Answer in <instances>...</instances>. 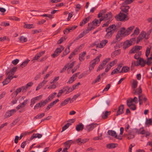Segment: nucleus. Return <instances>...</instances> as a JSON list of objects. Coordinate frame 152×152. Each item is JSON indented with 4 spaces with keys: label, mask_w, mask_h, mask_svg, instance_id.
<instances>
[{
    "label": "nucleus",
    "mask_w": 152,
    "mask_h": 152,
    "mask_svg": "<svg viewBox=\"0 0 152 152\" xmlns=\"http://www.w3.org/2000/svg\"><path fill=\"white\" fill-rule=\"evenodd\" d=\"M134 26H132L127 29L124 27L121 28L118 31L115 36V39L117 41H120L122 38L129 35L134 29Z\"/></svg>",
    "instance_id": "obj_1"
},
{
    "label": "nucleus",
    "mask_w": 152,
    "mask_h": 152,
    "mask_svg": "<svg viewBox=\"0 0 152 152\" xmlns=\"http://www.w3.org/2000/svg\"><path fill=\"white\" fill-rule=\"evenodd\" d=\"M118 29V28L114 24L110 26L106 29L105 31L107 32V33L105 36V38L106 39L111 38L113 33L116 31Z\"/></svg>",
    "instance_id": "obj_2"
},
{
    "label": "nucleus",
    "mask_w": 152,
    "mask_h": 152,
    "mask_svg": "<svg viewBox=\"0 0 152 152\" xmlns=\"http://www.w3.org/2000/svg\"><path fill=\"white\" fill-rule=\"evenodd\" d=\"M115 19L118 21H126L129 19V17L125 13L120 12L118 15L115 17Z\"/></svg>",
    "instance_id": "obj_3"
},
{
    "label": "nucleus",
    "mask_w": 152,
    "mask_h": 152,
    "mask_svg": "<svg viewBox=\"0 0 152 152\" xmlns=\"http://www.w3.org/2000/svg\"><path fill=\"white\" fill-rule=\"evenodd\" d=\"M136 39L135 37L132 38L129 40H127L123 43V48H128L133 45L135 43Z\"/></svg>",
    "instance_id": "obj_4"
},
{
    "label": "nucleus",
    "mask_w": 152,
    "mask_h": 152,
    "mask_svg": "<svg viewBox=\"0 0 152 152\" xmlns=\"http://www.w3.org/2000/svg\"><path fill=\"white\" fill-rule=\"evenodd\" d=\"M110 103V102L109 100H107L106 101H104L102 102L100 105V110L102 111L106 109L109 105Z\"/></svg>",
    "instance_id": "obj_5"
},
{
    "label": "nucleus",
    "mask_w": 152,
    "mask_h": 152,
    "mask_svg": "<svg viewBox=\"0 0 152 152\" xmlns=\"http://www.w3.org/2000/svg\"><path fill=\"white\" fill-rule=\"evenodd\" d=\"M48 103V101L47 100H42L36 104L34 107V109L36 110L39 107L41 108L44 107Z\"/></svg>",
    "instance_id": "obj_6"
},
{
    "label": "nucleus",
    "mask_w": 152,
    "mask_h": 152,
    "mask_svg": "<svg viewBox=\"0 0 152 152\" xmlns=\"http://www.w3.org/2000/svg\"><path fill=\"white\" fill-rule=\"evenodd\" d=\"M130 7L129 6H122L121 7V12L124 13L125 14L128 15L129 10L130 8Z\"/></svg>",
    "instance_id": "obj_7"
},
{
    "label": "nucleus",
    "mask_w": 152,
    "mask_h": 152,
    "mask_svg": "<svg viewBox=\"0 0 152 152\" xmlns=\"http://www.w3.org/2000/svg\"><path fill=\"white\" fill-rule=\"evenodd\" d=\"M98 125L96 124H92L86 126V129L88 132L92 130L94 128L96 127Z\"/></svg>",
    "instance_id": "obj_8"
},
{
    "label": "nucleus",
    "mask_w": 152,
    "mask_h": 152,
    "mask_svg": "<svg viewBox=\"0 0 152 152\" xmlns=\"http://www.w3.org/2000/svg\"><path fill=\"white\" fill-rule=\"evenodd\" d=\"M64 48H57L54 53L51 55V56L54 58L57 56L63 50Z\"/></svg>",
    "instance_id": "obj_9"
},
{
    "label": "nucleus",
    "mask_w": 152,
    "mask_h": 152,
    "mask_svg": "<svg viewBox=\"0 0 152 152\" xmlns=\"http://www.w3.org/2000/svg\"><path fill=\"white\" fill-rule=\"evenodd\" d=\"M142 91L140 86L137 89H133V94L135 95H139L141 94Z\"/></svg>",
    "instance_id": "obj_10"
},
{
    "label": "nucleus",
    "mask_w": 152,
    "mask_h": 152,
    "mask_svg": "<svg viewBox=\"0 0 152 152\" xmlns=\"http://www.w3.org/2000/svg\"><path fill=\"white\" fill-rule=\"evenodd\" d=\"M77 27V26H74L70 28H66L64 31V34H67L70 32L72 31Z\"/></svg>",
    "instance_id": "obj_11"
},
{
    "label": "nucleus",
    "mask_w": 152,
    "mask_h": 152,
    "mask_svg": "<svg viewBox=\"0 0 152 152\" xmlns=\"http://www.w3.org/2000/svg\"><path fill=\"white\" fill-rule=\"evenodd\" d=\"M124 107L123 104H121L119 106L118 109V110L116 115L117 116L123 114L124 113Z\"/></svg>",
    "instance_id": "obj_12"
},
{
    "label": "nucleus",
    "mask_w": 152,
    "mask_h": 152,
    "mask_svg": "<svg viewBox=\"0 0 152 152\" xmlns=\"http://www.w3.org/2000/svg\"><path fill=\"white\" fill-rule=\"evenodd\" d=\"M28 102V100L27 99H26L22 103H20L16 107V109L17 110H19V109L24 107L27 104Z\"/></svg>",
    "instance_id": "obj_13"
},
{
    "label": "nucleus",
    "mask_w": 152,
    "mask_h": 152,
    "mask_svg": "<svg viewBox=\"0 0 152 152\" xmlns=\"http://www.w3.org/2000/svg\"><path fill=\"white\" fill-rule=\"evenodd\" d=\"M48 82V80H44L42 82H41L39 84L38 86L36 88V91H37L40 88H41L43 86L45 85Z\"/></svg>",
    "instance_id": "obj_14"
},
{
    "label": "nucleus",
    "mask_w": 152,
    "mask_h": 152,
    "mask_svg": "<svg viewBox=\"0 0 152 152\" xmlns=\"http://www.w3.org/2000/svg\"><path fill=\"white\" fill-rule=\"evenodd\" d=\"M16 111L15 110L13 109L6 112L5 114L6 117L8 118L10 117L13 115L16 112Z\"/></svg>",
    "instance_id": "obj_15"
},
{
    "label": "nucleus",
    "mask_w": 152,
    "mask_h": 152,
    "mask_svg": "<svg viewBox=\"0 0 152 152\" xmlns=\"http://www.w3.org/2000/svg\"><path fill=\"white\" fill-rule=\"evenodd\" d=\"M22 90L20 87L16 89L15 91L13 92L11 95L12 98H13L14 97H15L17 96L18 94Z\"/></svg>",
    "instance_id": "obj_16"
},
{
    "label": "nucleus",
    "mask_w": 152,
    "mask_h": 152,
    "mask_svg": "<svg viewBox=\"0 0 152 152\" xmlns=\"http://www.w3.org/2000/svg\"><path fill=\"white\" fill-rule=\"evenodd\" d=\"M118 145L116 143H111L107 144L106 147L108 149H112L116 147Z\"/></svg>",
    "instance_id": "obj_17"
},
{
    "label": "nucleus",
    "mask_w": 152,
    "mask_h": 152,
    "mask_svg": "<svg viewBox=\"0 0 152 152\" xmlns=\"http://www.w3.org/2000/svg\"><path fill=\"white\" fill-rule=\"evenodd\" d=\"M24 25L23 27L24 28H26L28 29L33 28H34L35 26L33 24H27L26 23H24Z\"/></svg>",
    "instance_id": "obj_18"
},
{
    "label": "nucleus",
    "mask_w": 152,
    "mask_h": 152,
    "mask_svg": "<svg viewBox=\"0 0 152 152\" xmlns=\"http://www.w3.org/2000/svg\"><path fill=\"white\" fill-rule=\"evenodd\" d=\"M74 142V141H73L72 140L66 141L64 143V144L65 145V146L66 147L65 148H66L67 149H68L70 147L71 143Z\"/></svg>",
    "instance_id": "obj_19"
},
{
    "label": "nucleus",
    "mask_w": 152,
    "mask_h": 152,
    "mask_svg": "<svg viewBox=\"0 0 152 152\" xmlns=\"http://www.w3.org/2000/svg\"><path fill=\"white\" fill-rule=\"evenodd\" d=\"M71 100V99L70 98H68L65 99L64 101L62 102L60 104V107L64 106L67 104L70 100Z\"/></svg>",
    "instance_id": "obj_20"
},
{
    "label": "nucleus",
    "mask_w": 152,
    "mask_h": 152,
    "mask_svg": "<svg viewBox=\"0 0 152 152\" xmlns=\"http://www.w3.org/2000/svg\"><path fill=\"white\" fill-rule=\"evenodd\" d=\"M90 18V16H88V17L84 18L83 20L80 23V26H82L83 25L85 24L88 22L89 20V19Z\"/></svg>",
    "instance_id": "obj_21"
},
{
    "label": "nucleus",
    "mask_w": 152,
    "mask_h": 152,
    "mask_svg": "<svg viewBox=\"0 0 152 152\" xmlns=\"http://www.w3.org/2000/svg\"><path fill=\"white\" fill-rule=\"evenodd\" d=\"M83 128L84 125L82 123H80L76 126V129L77 131H80L82 130Z\"/></svg>",
    "instance_id": "obj_22"
},
{
    "label": "nucleus",
    "mask_w": 152,
    "mask_h": 152,
    "mask_svg": "<svg viewBox=\"0 0 152 152\" xmlns=\"http://www.w3.org/2000/svg\"><path fill=\"white\" fill-rule=\"evenodd\" d=\"M42 134L39 133L34 134L31 136L30 138L31 140H33L34 138H40L42 137Z\"/></svg>",
    "instance_id": "obj_23"
},
{
    "label": "nucleus",
    "mask_w": 152,
    "mask_h": 152,
    "mask_svg": "<svg viewBox=\"0 0 152 152\" xmlns=\"http://www.w3.org/2000/svg\"><path fill=\"white\" fill-rule=\"evenodd\" d=\"M121 53L120 49H118L115 50L111 54V57L113 58L116 56L119 55Z\"/></svg>",
    "instance_id": "obj_24"
},
{
    "label": "nucleus",
    "mask_w": 152,
    "mask_h": 152,
    "mask_svg": "<svg viewBox=\"0 0 152 152\" xmlns=\"http://www.w3.org/2000/svg\"><path fill=\"white\" fill-rule=\"evenodd\" d=\"M108 40L106 39H104L102 40L100 43H99V48H103L104 47L106 44L107 43Z\"/></svg>",
    "instance_id": "obj_25"
},
{
    "label": "nucleus",
    "mask_w": 152,
    "mask_h": 152,
    "mask_svg": "<svg viewBox=\"0 0 152 152\" xmlns=\"http://www.w3.org/2000/svg\"><path fill=\"white\" fill-rule=\"evenodd\" d=\"M126 136H127V137L129 140L132 139L134 137L135 135L132 134L131 132L129 131L128 134H126Z\"/></svg>",
    "instance_id": "obj_26"
},
{
    "label": "nucleus",
    "mask_w": 152,
    "mask_h": 152,
    "mask_svg": "<svg viewBox=\"0 0 152 152\" xmlns=\"http://www.w3.org/2000/svg\"><path fill=\"white\" fill-rule=\"evenodd\" d=\"M57 94L56 93L54 92L52 94L50 95L49 96L48 98L45 100H47L48 101V103L50 102L52 99H53L55 96Z\"/></svg>",
    "instance_id": "obj_27"
},
{
    "label": "nucleus",
    "mask_w": 152,
    "mask_h": 152,
    "mask_svg": "<svg viewBox=\"0 0 152 152\" xmlns=\"http://www.w3.org/2000/svg\"><path fill=\"white\" fill-rule=\"evenodd\" d=\"M140 32V31L139 28L138 27H136V29L134 31L133 34H132L131 36V37H134L135 36L137 35Z\"/></svg>",
    "instance_id": "obj_28"
},
{
    "label": "nucleus",
    "mask_w": 152,
    "mask_h": 152,
    "mask_svg": "<svg viewBox=\"0 0 152 152\" xmlns=\"http://www.w3.org/2000/svg\"><path fill=\"white\" fill-rule=\"evenodd\" d=\"M129 68L127 66H123L122 67L121 71L119 72V73L127 72L129 70Z\"/></svg>",
    "instance_id": "obj_29"
},
{
    "label": "nucleus",
    "mask_w": 152,
    "mask_h": 152,
    "mask_svg": "<svg viewBox=\"0 0 152 152\" xmlns=\"http://www.w3.org/2000/svg\"><path fill=\"white\" fill-rule=\"evenodd\" d=\"M86 53V52H83L81 54H79V59L80 61H82L84 60V57L85 56Z\"/></svg>",
    "instance_id": "obj_30"
},
{
    "label": "nucleus",
    "mask_w": 152,
    "mask_h": 152,
    "mask_svg": "<svg viewBox=\"0 0 152 152\" xmlns=\"http://www.w3.org/2000/svg\"><path fill=\"white\" fill-rule=\"evenodd\" d=\"M141 48H132L131 49L129 52V54L134 53H137L138 52H139V51L140 50Z\"/></svg>",
    "instance_id": "obj_31"
},
{
    "label": "nucleus",
    "mask_w": 152,
    "mask_h": 152,
    "mask_svg": "<svg viewBox=\"0 0 152 152\" xmlns=\"http://www.w3.org/2000/svg\"><path fill=\"white\" fill-rule=\"evenodd\" d=\"M141 48H132L131 49L129 52V54L134 53H137L138 52H139V51L140 50Z\"/></svg>",
    "instance_id": "obj_32"
},
{
    "label": "nucleus",
    "mask_w": 152,
    "mask_h": 152,
    "mask_svg": "<svg viewBox=\"0 0 152 152\" xmlns=\"http://www.w3.org/2000/svg\"><path fill=\"white\" fill-rule=\"evenodd\" d=\"M107 133L109 135H111L113 137H117L116 133L113 130H109L107 132Z\"/></svg>",
    "instance_id": "obj_33"
},
{
    "label": "nucleus",
    "mask_w": 152,
    "mask_h": 152,
    "mask_svg": "<svg viewBox=\"0 0 152 152\" xmlns=\"http://www.w3.org/2000/svg\"><path fill=\"white\" fill-rule=\"evenodd\" d=\"M78 51V49L77 48H76L72 52L71 54L69 56V59H71L73 56L77 54Z\"/></svg>",
    "instance_id": "obj_34"
},
{
    "label": "nucleus",
    "mask_w": 152,
    "mask_h": 152,
    "mask_svg": "<svg viewBox=\"0 0 152 152\" xmlns=\"http://www.w3.org/2000/svg\"><path fill=\"white\" fill-rule=\"evenodd\" d=\"M112 14L111 12L106 14L104 17V18L106 19L107 20H110L112 18Z\"/></svg>",
    "instance_id": "obj_35"
},
{
    "label": "nucleus",
    "mask_w": 152,
    "mask_h": 152,
    "mask_svg": "<svg viewBox=\"0 0 152 152\" xmlns=\"http://www.w3.org/2000/svg\"><path fill=\"white\" fill-rule=\"evenodd\" d=\"M11 79L10 77V76H8L7 78H6L2 82L3 85L4 86L5 85L9 83L11 81Z\"/></svg>",
    "instance_id": "obj_36"
},
{
    "label": "nucleus",
    "mask_w": 152,
    "mask_h": 152,
    "mask_svg": "<svg viewBox=\"0 0 152 152\" xmlns=\"http://www.w3.org/2000/svg\"><path fill=\"white\" fill-rule=\"evenodd\" d=\"M139 64H140V65L142 67H144L146 64V61L143 58H140L139 59Z\"/></svg>",
    "instance_id": "obj_37"
},
{
    "label": "nucleus",
    "mask_w": 152,
    "mask_h": 152,
    "mask_svg": "<svg viewBox=\"0 0 152 152\" xmlns=\"http://www.w3.org/2000/svg\"><path fill=\"white\" fill-rule=\"evenodd\" d=\"M110 111H106L104 114L102 115V118L104 119L107 118L108 117V115L110 114Z\"/></svg>",
    "instance_id": "obj_38"
},
{
    "label": "nucleus",
    "mask_w": 152,
    "mask_h": 152,
    "mask_svg": "<svg viewBox=\"0 0 152 152\" xmlns=\"http://www.w3.org/2000/svg\"><path fill=\"white\" fill-rule=\"evenodd\" d=\"M29 61L30 60L28 59L25 61L20 65V67H22V68L25 67L27 65Z\"/></svg>",
    "instance_id": "obj_39"
},
{
    "label": "nucleus",
    "mask_w": 152,
    "mask_h": 152,
    "mask_svg": "<svg viewBox=\"0 0 152 152\" xmlns=\"http://www.w3.org/2000/svg\"><path fill=\"white\" fill-rule=\"evenodd\" d=\"M138 82L135 80H133L132 85V87L133 89H135L137 86Z\"/></svg>",
    "instance_id": "obj_40"
},
{
    "label": "nucleus",
    "mask_w": 152,
    "mask_h": 152,
    "mask_svg": "<svg viewBox=\"0 0 152 152\" xmlns=\"http://www.w3.org/2000/svg\"><path fill=\"white\" fill-rule=\"evenodd\" d=\"M95 27V25H94L92 22L88 24L87 28L89 29L90 30H92L94 29Z\"/></svg>",
    "instance_id": "obj_41"
},
{
    "label": "nucleus",
    "mask_w": 152,
    "mask_h": 152,
    "mask_svg": "<svg viewBox=\"0 0 152 152\" xmlns=\"http://www.w3.org/2000/svg\"><path fill=\"white\" fill-rule=\"evenodd\" d=\"M45 115L44 113H42L34 117V119L35 120L37 119H40L44 116Z\"/></svg>",
    "instance_id": "obj_42"
},
{
    "label": "nucleus",
    "mask_w": 152,
    "mask_h": 152,
    "mask_svg": "<svg viewBox=\"0 0 152 152\" xmlns=\"http://www.w3.org/2000/svg\"><path fill=\"white\" fill-rule=\"evenodd\" d=\"M71 124L69 123H68L64 125L62 128V130L61 131V132H62L63 131L65 130L67 128H68V127L71 125Z\"/></svg>",
    "instance_id": "obj_43"
},
{
    "label": "nucleus",
    "mask_w": 152,
    "mask_h": 152,
    "mask_svg": "<svg viewBox=\"0 0 152 152\" xmlns=\"http://www.w3.org/2000/svg\"><path fill=\"white\" fill-rule=\"evenodd\" d=\"M19 40L20 42H26L27 40V39L23 36H21L19 38Z\"/></svg>",
    "instance_id": "obj_44"
},
{
    "label": "nucleus",
    "mask_w": 152,
    "mask_h": 152,
    "mask_svg": "<svg viewBox=\"0 0 152 152\" xmlns=\"http://www.w3.org/2000/svg\"><path fill=\"white\" fill-rule=\"evenodd\" d=\"M130 132H132V134H133L134 135L137 134H139V132L138 131V129L137 128H134L132 129V130L129 131Z\"/></svg>",
    "instance_id": "obj_45"
},
{
    "label": "nucleus",
    "mask_w": 152,
    "mask_h": 152,
    "mask_svg": "<svg viewBox=\"0 0 152 152\" xmlns=\"http://www.w3.org/2000/svg\"><path fill=\"white\" fill-rule=\"evenodd\" d=\"M100 59H99L98 58H95L90 62L91 63H92L95 65L96 64L98 63Z\"/></svg>",
    "instance_id": "obj_46"
},
{
    "label": "nucleus",
    "mask_w": 152,
    "mask_h": 152,
    "mask_svg": "<svg viewBox=\"0 0 152 152\" xmlns=\"http://www.w3.org/2000/svg\"><path fill=\"white\" fill-rule=\"evenodd\" d=\"M110 58H108L105 59L103 61L102 63V64L103 66L105 65L107 63L110 61Z\"/></svg>",
    "instance_id": "obj_47"
},
{
    "label": "nucleus",
    "mask_w": 152,
    "mask_h": 152,
    "mask_svg": "<svg viewBox=\"0 0 152 152\" xmlns=\"http://www.w3.org/2000/svg\"><path fill=\"white\" fill-rule=\"evenodd\" d=\"M141 54V51L138 52L134 56V58L136 59H139L140 57Z\"/></svg>",
    "instance_id": "obj_48"
},
{
    "label": "nucleus",
    "mask_w": 152,
    "mask_h": 152,
    "mask_svg": "<svg viewBox=\"0 0 152 152\" xmlns=\"http://www.w3.org/2000/svg\"><path fill=\"white\" fill-rule=\"evenodd\" d=\"M145 124L147 125L148 124L150 125H152V118L148 120L146 118L145 123Z\"/></svg>",
    "instance_id": "obj_49"
},
{
    "label": "nucleus",
    "mask_w": 152,
    "mask_h": 152,
    "mask_svg": "<svg viewBox=\"0 0 152 152\" xmlns=\"http://www.w3.org/2000/svg\"><path fill=\"white\" fill-rule=\"evenodd\" d=\"M75 80H76V79L75 78L72 76L70 78L69 81L67 82V83H69V84L72 83Z\"/></svg>",
    "instance_id": "obj_50"
},
{
    "label": "nucleus",
    "mask_w": 152,
    "mask_h": 152,
    "mask_svg": "<svg viewBox=\"0 0 152 152\" xmlns=\"http://www.w3.org/2000/svg\"><path fill=\"white\" fill-rule=\"evenodd\" d=\"M5 40H7L8 41H9L10 40V39L6 36H4L3 37H0V41H3Z\"/></svg>",
    "instance_id": "obj_51"
},
{
    "label": "nucleus",
    "mask_w": 152,
    "mask_h": 152,
    "mask_svg": "<svg viewBox=\"0 0 152 152\" xmlns=\"http://www.w3.org/2000/svg\"><path fill=\"white\" fill-rule=\"evenodd\" d=\"M123 45V42H118L116 43L115 45L114 46V48H120Z\"/></svg>",
    "instance_id": "obj_52"
},
{
    "label": "nucleus",
    "mask_w": 152,
    "mask_h": 152,
    "mask_svg": "<svg viewBox=\"0 0 152 152\" xmlns=\"http://www.w3.org/2000/svg\"><path fill=\"white\" fill-rule=\"evenodd\" d=\"M75 61H74L70 64H67L66 65H68V69L72 68L75 65Z\"/></svg>",
    "instance_id": "obj_53"
},
{
    "label": "nucleus",
    "mask_w": 152,
    "mask_h": 152,
    "mask_svg": "<svg viewBox=\"0 0 152 152\" xmlns=\"http://www.w3.org/2000/svg\"><path fill=\"white\" fill-rule=\"evenodd\" d=\"M101 79L100 75H99L97 77V78L94 81L92 84H93L96 83L99 81Z\"/></svg>",
    "instance_id": "obj_54"
},
{
    "label": "nucleus",
    "mask_w": 152,
    "mask_h": 152,
    "mask_svg": "<svg viewBox=\"0 0 152 152\" xmlns=\"http://www.w3.org/2000/svg\"><path fill=\"white\" fill-rule=\"evenodd\" d=\"M53 106V105L52 103H50L48 105L46 108L45 111L46 112L50 108H51Z\"/></svg>",
    "instance_id": "obj_55"
},
{
    "label": "nucleus",
    "mask_w": 152,
    "mask_h": 152,
    "mask_svg": "<svg viewBox=\"0 0 152 152\" xmlns=\"http://www.w3.org/2000/svg\"><path fill=\"white\" fill-rule=\"evenodd\" d=\"M151 48H147L145 53V56L146 57H148L150 53Z\"/></svg>",
    "instance_id": "obj_56"
},
{
    "label": "nucleus",
    "mask_w": 152,
    "mask_h": 152,
    "mask_svg": "<svg viewBox=\"0 0 152 152\" xmlns=\"http://www.w3.org/2000/svg\"><path fill=\"white\" fill-rule=\"evenodd\" d=\"M139 36L142 37L143 38H145L146 37V33L144 31H142L140 33Z\"/></svg>",
    "instance_id": "obj_57"
},
{
    "label": "nucleus",
    "mask_w": 152,
    "mask_h": 152,
    "mask_svg": "<svg viewBox=\"0 0 152 152\" xmlns=\"http://www.w3.org/2000/svg\"><path fill=\"white\" fill-rule=\"evenodd\" d=\"M152 31V29H151L146 33V37H145L146 39H148L149 37V36L150 35Z\"/></svg>",
    "instance_id": "obj_58"
},
{
    "label": "nucleus",
    "mask_w": 152,
    "mask_h": 152,
    "mask_svg": "<svg viewBox=\"0 0 152 152\" xmlns=\"http://www.w3.org/2000/svg\"><path fill=\"white\" fill-rule=\"evenodd\" d=\"M10 20H15L16 21H19L20 20V19L19 18L15 16L10 17Z\"/></svg>",
    "instance_id": "obj_59"
},
{
    "label": "nucleus",
    "mask_w": 152,
    "mask_h": 152,
    "mask_svg": "<svg viewBox=\"0 0 152 152\" xmlns=\"http://www.w3.org/2000/svg\"><path fill=\"white\" fill-rule=\"evenodd\" d=\"M66 38L65 37H62L58 41L57 43L60 44L64 40H65Z\"/></svg>",
    "instance_id": "obj_60"
},
{
    "label": "nucleus",
    "mask_w": 152,
    "mask_h": 152,
    "mask_svg": "<svg viewBox=\"0 0 152 152\" xmlns=\"http://www.w3.org/2000/svg\"><path fill=\"white\" fill-rule=\"evenodd\" d=\"M95 65L92 63H91V62L89 63V69L90 71L92 70L95 66Z\"/></svg>",
    "instance_id": "obj_61"
},
{
    "label": "nucleus",
    "mask_w": 152,
    "mask_h": 152,
    "mask_svg": "<svg viewBox=\"0 0 152 152\" xmlns=\"http://www.w3.org/2000/svg\"><path fill=\"white\" fill-rule=\"evenodd\" d=\"M134 0H125L124 2L125 4H129L132 2Z\"/></svg>",
    "instance_id": "obj_62"
},
{
    "label": "nucleus",
    "mask_w": 152,
    "mask_h": 152,
    "mask_svg": "<svg viewBox=\"0 0 152 152\" xmlns=\"http://www.w3.org/2000/svg\"><path fill=\"white\" fill-rule=\"evenodd\" d=\"M69 52V48H66L64 51L63 53V54L64 55H66Z\"/></svg>",
    "instance_id": "obj_63"
},
{
    "label": "nucleus",
    "mask_w": 152,
    "mask_h": 152,
    "mask_svg": "<svg viewBox=\"0 0 152 152\" xmlns=\"http://www.w3.org/2000/svg\"><path fill=\"white\" fill-rule=\"evenodd\" d=\"M145 97V96L142 94H140L138 95V98L139 100L142 101L143 100L144 97Z\"/></svg>",
    "instance_id": "obj_64"
}]
</instances>
